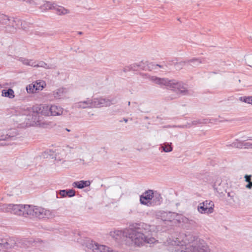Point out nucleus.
Returning a JSON list of instances; mask_svg holds the SVG:
<instances>
[{
    "label": "nucleus",
    "mask_w": 252,
    "mask_h": 252,
    "mask_svg": "<svg viewBox=\"0 0 252 252\" xmlns=\"http://www.w3.org/2000/svg\"><path fill=\"white\" fill-rule=\"evenodd\" d=\"M110 236L116 240H120L122 237H126V245L128 246H142L145 244H153L156 239L151 237L150 226L144 223H135L130 227L123 231L115 230L110 233Z\"/></svg>",
    "instance_id": "f257e3e1"
},
{
    "label": "nucleus",
    "mask_w": 252,
    "mask_h": 252,
    "mask_svg": "<svg viewBox=\"0 0 252 252\" xmlns=\"http://www.w3.org/2000/svg\"><path fill=\"white\" fill-rule=\"evenodd\" d=\"M191 233L183 234L171 242L174 252H209V249L203 241Z\"/></svg>",
    "instance_id": "f03ea898"
},
{
    "label": "nucleus",
    "mask_w": 252,
    "mask_h": 252,
    "mask_svg": "<svg viewBox=\"0 0 252 252\" xmlns=\"http://www.w3.org/2000/svg\"><path fill=\"white\" fill-rule=\"evenodd\" d=\"M28 209V205L9 204H3L0 210L3 212H11L15 215L27 217Z\"/></svg>",
    "instance_id": "7ed1b4c3"
},
{
    "label": "nucleus",
    "mask_w": 252,
    "mask_h": 252,
    "mask_svg": "<svg viewBox=\"0 0 252 252\" xmlns=\"http://www.w3.org/2000/svg\"><path fill=\"white\" fill-rule=\"evenodd\" d=\"M27 216L37 217L39 219L50 218L53 217V214L49 210L40 207L28 205Z\"/></svg>",
    "instance_id": "20e7f679"
},
{
    "label": "nucleus",
    "mask_w": 252,
    "mask_h": 252,
    "mask_svg": "<svg viewBox=\"0 0 252 252\" xmlns=\"http://www.w3.org/2000/svg\"><path fill=\"white\" fill-rule=\"evenodd\" d=\"M152 80L157 84L160 86H166L170 88L173 89L178 93H184L186 92V88L181 84L175 83L173 81H169L166 79L156 77H153Z\"/></svg>",
    "instance_id": "39448f33"
},
{
    "label": "nucleus",
    "mask_w": 252,
    "mask_h": 252,
    "mask_svg": "<svg viewBox=\"0 0 252 252\" xmlns=\"http://www.w3.org/2000/svg\"><path fill=\"white\" fill-rule=\"evenodd\" d=\"M214 204L212 201L206 200L199 204L197 210L201 214H211L214 211Z\"/></svg>",
    "instance_id": "423d86ee"
},
{
    "label": "nucleus",
    "mask_w": 252,
    "mask_h": 252,
    "mask_svg": "<svg viewBox=\"0 0 252 252\" xmlns=\"http://www.w3.org/2000/svg\"><path fill=\"white\" fill-rule=\"evenodd\" d=\"M46 86L45 81L39 80L27 86L26 90L29 93H35L42 90Z\"/></svg>",
    "instance_id": "0eeeda50"
},
{
    "label": "nucleus",
    "mask_w": 252,
    "mask_h": 252,
    "mask_svg": "<svg viewBox=\"0 0 252 252\" xmlns=\"http://www.w3.org/2000/svg\"><path fill=\"white\" fill-rule=\"evenodd\" d=\"M156 216L158 219H160L163 221H171L178 216V215L171 212L158 211L156 213Z\"/></svg>",
    "instance_id": "6e6552de"
},
{
    "label": "nucleus",
    "mask_w": 252,
    "mask_h": 252,
    "mask_svg": "<svg viewBox=\"0 0 252 252\" xmlns=\"http://www.w3.org/2000/svg\"><path fill=\"white\" fill-rule=\"evenodd\" d=\"M153 197V190L149 189L145 191L140 196V202L141 204L151 206V202Z\"/></svg>",
    "instance_id": "1a4fd4ad"
},
{
    "label": "nucleus",
    "mask_w": 252,
    "mask_h": 252,
    "mask_svg": "<svg viewBox=\"0 0 252 252\" xmlns=\"http://www.w3.org/2000/svg\"><path fill=\"white\" fill-rule=\"evenodd\" d=\"M179 221L183 223L185 227L188 229H191L198 227V223L196 221L193 220L189 219L186 217H181L179 219Z\"/></svg>",
    "instance_id": "9d476101"
},
{
    "label": "nucleus",
    "mask_w": 252,
    "mask_h": 252,
    "mask_svg": "<svg viewBox=\"0 0 252 252\" xmlns=\"http://www.w3.org/2000/svg\"><path fill=\"white\" fill-rule=\"evenodd\" d=\"M93 241H88L86 244L87 251L88 252H100V246Z\"/></svg>",
    "instance_id": "9b49d317"
},
{
    "label": "nucleus",
    "mask_w": 252,
    "mask_h": 252,
    "mask_svg": "<svg viewBox=\"0 0 252 252\" xmlns=\"http://www.w3.org/2000/svg\"><path fill=\"white\" fill-rule=\"evenodd\" d=\"M90 185L91 182L90 181L81 180L73 182L72 184V186L74 188L82 189L85 187H89Z\"/></svg>",
    "instance_id": "f8f14e48"
},
{
    "label": "nucleus",
    "mask_w": 252,
    "mask_h": 252,
    "mask_svg": "<svg viewBox=\"0 0 252 252\" xmlns=\"http://www.w3.org/2000/svg\"><path fill=\"white\" fill-rule=\"evenodd\" d=\"M162 201V198L159 193L153 192V197L151 202V206L159 205Z\"/></svg>",
    "instance_id": "ddd939ff"
},
{
    "label": "nucleus",
    "mask_w": 252,
    "mask_h": 252,
    "mask_svg": "<svg viewBox=\"0 0 252 252\" xmlns=\"http://www.w3.org/2000/svg\"><path fill=\"white\" fill-rule=\"evenodd\" d=\"M96 101H94V102L88 101L81 102L78 103V107L80 108H87V107H100L99 104L96 103Z\"/></svg>",
    "instance_id": "4468645a"
},
{
    "label": "nucleus",
    "mask_w": 252,
    "mask_h": 252,
    "mask_svg": "<svg viewBox=\"0 0 252 252\" xmlns=\"http://www.w3.org/2000/svg\"><path fill=\"white\" fill-rule=\"evenodd\" d=\"M59 194L62 197H65L68 196L69 197H71L74 196L75 195V191L74 189H63L59 191Z\"/></svg>",
    "instance_id": "2eb2a0df"
},
{
    "label": "nucleus",
    "mask_w": 252,
    "mask_h": 252,
    "mask_svg": "<svg viewBox=\"0 0 252 252\" xmlns=\"http://www.w3.org/2000/svg\"><path fill=\"white\" fill-rule=\"evenodd\" d=\"M51 116H59L63 113V109L56 105L50 107Z\"/></svg>",
    "instance_id": "dca6fc26"
},
{
    "label": "nucleus",
    "mask_w": 252,
    "mask_h": 252,
    "mask_svg": "<svg viewBox=\"0 0 252 252\" xmlns=\"http://www.w3.org/2000/svg\"><path fill=\"white\" fill-rule=\"evenodd\" d=\"M39 111L40 113L45 116H51L50 107L46 105L41 106Z\"/></svg>",
    "instance_id": "f3484780"
},
{
    "label": "nucleus",
    "mask_w": 252,
    "mask_h": 252,
    "mask_svg": "<svg viewBox=\"0 0 252 252\" xmlns=\"http://www.w3.org/2000/svg\"><path fill=\"white\" fill-rule=\"evenodd\" d=\"M2 95L5 97H8L10 98H12L15 96L14 92L11 89H9L8 90H2Z\"/></svg>",
    "instance_id": "a211bd4d"
},
{
    "label": "nucleus",
    "mask_w": 252,
    "mask_h": 252,
    "mask_svg": "<svg viewBox=\"0 0 252 252\" xmlns=\"http://www.w3.org/2000/svg\"><path fill=\"white\" fill-rule=\"evenodd\" d=\"M56 11L58 15H64L68 13V10L62 6H58L55 8Z\"/></svg>",
    "instance_id": "6ab92c4d"
},
{
    "label": "nucleus",
    "mask_w": 252,
    "mask_h": 252,
    "mask_svg": "<svg viewBox=\"0 0 252 252\" xmlns=\"http://www.w3.org/2000/svg\"><path fill=\"white\" fill-rule=\"evenodd\" d=\"M172 143H165L163 146H161V148L162 150L164 152H171L173 150L172 147L171 146Z\"/></svg>",
    "instance_id": "aec40b11"
},
{
    "label": "nucleus",
    "mask_w": 252,
    "mask_h": 252,
    "mask_svg": "<svg viewBox=\"0 0 252 252\" xmlns=\"http://www.w3.org/2000/svg\"><path fill=\"white\" fill-rule=\"evenodd\" d=\"M231 146L235 148H244V142L236 140L235 142L232 143Z\"/></svg>",
    "instance_id": "412c9836"
},
{
    "label": "nucleus",
    "mask_w": 252,
    "mask_h": 252,
    "mask_svg": "<svg viewBox=\"0 0 252 252\" xmlns=\"http://www.w3.org/2000/svg\"><path fill=\"white\" fill-rule=\"evenodd\" d=\"M24 241L25 242V243H28V244H26V245L27 247H29L30 245L32 246H36V244L38 242H42L41 241H39V240L33 241L32 240H29V241L24 240Z\"/></svg>",
    "instance_id": "4be33fe9"
},
{
    "label": "nucleus",
    "mask_w": 252,
    "mask_h": 252,
    "mask_svg": "<svg viewBox=\"0 0 252 252\" xmlns=\"http://www.w3.org/2000/svg\"><path fill=\"white\" fill-rule=\"evenodd\" d=\"M100 250L101 251L100 252H113L112 250L110 248L103 245L100 246Z\"/></svg>",
    "instance_id": "5701e85b"
},
{
    "label": "nucleus",
    "mask_w": 252,
    "mask_h": 252,
    "mask_svg": "<svg viewBox=\"0 0 252 252\" xmlns=\"http://www.w3.org/2000/svg\"><path fill=\"white\" fill-rule=\"evenodd\" d=\"M64 148L63 149H62V151H63V154H62V157H63L65 155V154L64 153V150H67L68 149H75L76 148V146L75 145H73L72 146H70V145H67L66 146H65L64 147Z\"/></svg>",
    "instance_id": "b1692460"
},
{
    "label": "nucleus",
    "mask_w": 252,
    "mask_h": 252,
    "mask_svg": "<svg viewBox=\"0 0 252 252\" xmlns=\"http://www.w3.org/2000/svg\"><path fill=\"white\" fill-rule=\"evenodd\" d=\"M244 101L252 105V96L245 97L244 98Z\"/></svg>",
    "instance_id": "393cba45"
},
{
    "label": "nucleus",
    "mask_w": 252,
    "mask_h": 252,
    "mask_svg": "<svg viewBox=\"0 0 252 252\" xmlns=\"http://www.w3.org/2000/svg\"><path fill=\"white\" fill-rule=\"evenodd\" d=\"M244 148H252V142H244Z\"/></svg>",
    "instance_id": "a878e982"
},
{
    "label": "nucleus",
    "mask_w": 252,
    "mask_h": 252,
    "mask_svg": "<svg viewBox=\"0 0 252 252\" xmlns=\"http://www.w3.org/2000/svg\"><path fill=\"white\" fill-rule=\"evenodd\" d=\"M251 177H252L251 175H245V181L249 183V182H251Z\"/></svg>",
    "instance_id": "bb28decb"
},
{
    "label": "nucleus",
    "mask_w": 252,
    "mask_h": 252,
    "mask_svg": "<svg viewBox=\"0 0 252 252\" xmlns=\"http://www.w3.org/2000/svg\"><path fill=\"white\" fill-rule=\"evenodd\" d=\"M227 196L230 197L231 199H233L234 196V193L233 192H228Z\"/></svg>",
    "instance_id": "cd10ccee"
},
{
    "label": "nucleus",
    "mask_w": 252,
    "mask_h": 252,
    "mask_svg": "<svg viewBox=\"0 0 252 252\" xmlns=\"http://www.w3.org/2000/svg\"><path fill=\"white\" fill-rule=\"evenodd\" d=\"M6 16L3 14H0V22H2V20L6 19Z\"/></svg>",
    "instance_id": "c85d7f7f"
},
{
    "label": "nucleus",
    "mask_w": 252,
    "mask_h": 252,
    "mask_svg": "<svg viewBox=\"0 0 252 252\" xmlns=\"http://www.w3.org/2000/svg\"><path fill=\"white\" fill-rule=\"evenodd\" d=\"M213 188L214 189L216 190L218 193H221L222 192L221 191V190L219 189L218 188L216 187V185H214V186H213Z\"/></svg>",
    "instance_id": "c756f323"
},
{
    "label": "nucleus",
    "mask_w": 252,
    "mask_h": 252,
    "mask_svg": "<svg viewBox=\"0 0 252 252\" xmlns=\"http://www.w3.org/2000/svg\"><path fill=\"white\" fill-rule=\"evenodd\" d=\"M246 187L248 189H251L252 188V182H249V183L246 186Z\"/></svg>",
    "instance_id": "7c9ffc66"
},
{
    "label": "nucleus",
    "mask_w": 252,
    "mask_h": 252,
    "mask_svg": "<svg viewBox=\"0 0 252 252\" xmlns=\"http://www.w3.org/2000/svg\"><path fill=\"white\" fill-rule=\"evenodd\" d=\"M79 160L80 162H81L83 165L86 164V163L85 162L84 160L82 159H79Z\"/></svg>",
    "instance_id": "2f4dec72"
},
{
    "label": "nucleus",
    "mask_w": 252,
    "mask_h": 252,
    "mask_svg": "<svg viewBox=\"0 0 252 252\" xmlns=\"http://www.w3.org/2000/svg\"><path fill=\"white\" fill-rule=\"evenodd\" d=\"M5 137H4L3 136H1V137H0V140H2V139H4Z\"/></svg>",
    "instance_id": "473e14b6"
},
{
    "label": "nucleus",
    "mask_w": 252,
    "mask_h": 252,
    "mask_svg": "<svg viewBox=\"0 0 252 252\" xmlns=\"http://www.w3.org/2000/svg\"><path fill=\"white\" fill-rule=\"evenodd\" d=\"M7 135H8L9 137H13L14 136V135H11L9 134H7Z\"/></svg>",
    "instance_id": "72a5a7b5"
},
{
    "label": "nucleus",
    "mask_w": 252,
    "mask_h": 252,
    "mask_svg": "<svg viewBox=\"0 0 252 252\" xmlns=\"http://www.w3.org/2000/svg\"><path fill=\"white\" fill-rule=\"evenodd\" d=\"M65 130H66L67 131H70L69 129H67V128H65Z\"/></svg>",
    "instance_id": "f704fd0d"
},
{
    "label": "nucleus",
    "mask_w": 252,
    "mask_h": 252,
    "mask_svg": "<svg viewBox=\"0 0 252 252\" xmlns=\"http://www.w3.org/2000/svg\"><path fill=\"white\" fill-rule=\"evenodd\" d=\"M58 153H57L56 154V155H56V157H55V158H57V154Z\"/></svg>",
    "instance_id": "c9c22d12"
},
{
    "label": "nucleus",
    "mask_w": 252,
    "mask_h": 252,
    "mask_svg": "<svg viewBox=\"0 0 252 252\" xmlns=\"http://www.w3.org/2000/svg\"><path fill=\"white\" fill-rule=\"evenodd\" d=\"M31 65H33V64H31ZM34 66H37V65H33Z\"/></svg>",
    "instance_id": "e433bc0d"
},
{
    "label": "nucleus",
    "mask_w": 252,
    "mask_h": 252,
    "mask_svg": "<svg viewBox=\"0 0 252 252\" xmlns=\"http://www.w3.org/2000/svg\"><path fill=\"white\" fill-rule=\"evenodd\" d=\"M248 140L252 141V139H249Z\"/></svg>",
    "instance_id": "4c0bfd02"
}]
</instances>
